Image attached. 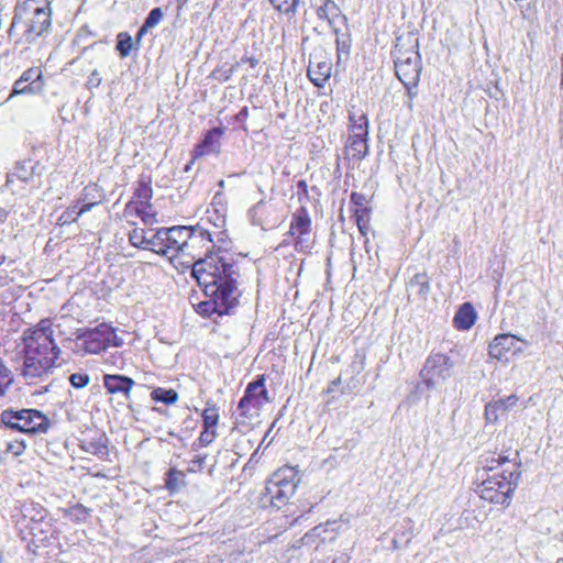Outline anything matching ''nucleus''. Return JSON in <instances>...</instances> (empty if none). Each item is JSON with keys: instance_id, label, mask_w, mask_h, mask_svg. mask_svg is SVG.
<instances>
[{"instance_id": "c9c22d12", "label": "nucleus", "mask_w": 563, "mask_h": 563, "mask_svg": "<svg viewBox=\"0 0 563 563\" xmlns=\"http://www.w3.org/2000/svg\"><path fill=\"white\" fill-rule=\"evenodd\" d=\"M133 48V41L129 33L121 32L118 34L117 49L122 58L130 55Z\"/></svg>"}, {"instance_id": "a211bd4d", "label": "nucleus", "mask_w": 563, "mask_h": 563, "mask_svg": "<svg viewBox=\"0 0 563 563\" xmlns=\"http://www.w3.org/2000/svg\"><path fill=\"white\" fill-rule=\"evenodd\" d=\"M311 230V219L308 210L305 207L297 209L291 217L288 234L295 235H309Z\"/></svg>"}, {"instance_id": "39448f33", "label": "nucleus", "mask_w": 563, "mask_h": 563, "mask_svg": "<svg viewBox=\"0 0 563 563\" xmlns=\"http://www.w3.org/2000/svg\"><path fill=\"white\" fill-rule=\"evenodd\" d=\"M454 361L443 353H431L420 372L426 386L431 389L444 384L454 373Z\"/></svg>"}, {"instance_id": "c03bdc74", "label": "nucleus", "mask_w": 563, "mask_h": 563, "mask_svg": "<svg viewBox=\"0 0 563 563\" xmlns=\"http://www.w3.org/2000/svg\"><path fill=\"white\" fill-rule=\"evenodd\" d=\"M12 383L10 371L3 365L0 360V397L4 396L7 389Z\"/></svg>"}, {"instance_id": "a878e982", "label": "nucleus", "mask_w": 563, "mask_h": 563, "mask_svg": "<svg viewBox=\"0 0 563 563\" xmlns=\"http://www.w3.org/2000/svg\"><path fill=\"white\" fill-rule=\"evenodd\" d=\"M166 236V228L157 229L155 234L151 239H147L146 250H151L158 255L167 256L169 251L167 249V241L165 240Z\"/></svg>"}, {"instance_id": "0eeeda50", "label": "nucleus", "mask_w": 563, "mask_h": 563, "mask_svg": "<svg viewBox=\"0 0 563 563\" xmlns=\"http://www.w3.org/2000/svg\"><path fill=\"white\" fill-rule=\"evenodd\" d=\"M395 69L402 85H418L421 74L419 53L417 51L399 53L395 59Z\"/></svg>"}, {"instance_id": "6ab92c4d", "label": "nucleus", "mask_w": 563, "mask_h": 563, "mask_svg": "<svg viewBox=\"0 0 563 563\" xmlns=\"http://www.w3.org/2000/svg\"><path fill=\"white\" fill-rule=\"evenodd\" d=\"M517 401L518 397L516 395H510L506 398H501L496 401L487 404L485 406L486 420L488 422H496L498 420L499 413L507 412L517 404Z\"/></svg>"}, {"instance_id": "f704fd0d", "label": "nucleus", "mask_w": 563, "mask_h": 563, "mask_svg": "<svg viewBox=\"0 0 563 563\" xmlns=\"http://www.w3.org/2000/svg\"><path fill=\"white\" fill-rule=\"evenodd\" d=\"M353 216L362 235H366L369 229V210L367 208H355Z\"/></svg>"}, {"instance_id": "1a4fd4ad", "label": "nucleus", "mask_w": 563, "mask_h": 563, "mask_svg": "<svg viewBox=\"0 0 563 563\" xmlns=\"http://www.w3.org/2000/svg\"><path fill=\"white\" fill-rule=\"evenodd\" d=\"M341 527L342 520H328L305 533L299 542L301 547H313L317 550L327 540L334 541Z\"/></svg>"}, {"instance_id": "72a5a7b5", "label": "nucleus", "mask_w": 563, "mask_h": 563, "mask_svg": "<svg viewBox=\"0 0 563 563\" xmlns=\"http://www.w3.org/2000/svg\"><path fill=\"white\" fill-rule=\"evenodd\" d=\"M57 538L54 536V531L51 529L44 530V528H41L40 531H37V550L41 548H48L52 547L55 551L54 555L58 553L57 551Z\"/></svg>"}, {"instance_id": "2eb2a0df", "label": "nucleus", "mask_w": 563, "mask_h": 563, "mask_svg": "<svg viewBox=\"0 0 563 563\" xmlns=\"http://www.w3.org/2000/svg\"><path fill=\"white\" fill-rule=\"evenodd\" d=\"M167 229V249L172 256H185L189 225H175Z\"/></svg>"}, {"instance_id": "bb28decb", "label": "nucleus", "mask_w": 563, "mask_h": 563, "mask_svg": "<svg viewBox=\"0 0 563 563\" xmlns=\"http://www.w3.org/2000/svg\"><path fill=\"white\" fill-rule=\"evenodd\" d=\"M263 383H265V377L264 375H260L254 382L246 386L244 395L241 398V406H244L245 402H254V409H260L262 400H258V390L263 387Z\"/></svg>"}, {"instance_id": "20e7f679", "label": "nucleus", "mask_w": 563, "mask_h": 563, "mask_svg": "<svg viewBox=\"0 0 563 563\" xmlns=\"http://www.w3.org/2000/svg\"><path fill=\"white\" fill-rule=\"evenodd\" d=\"M53 332L49 319L37 322V368L44 372L60 365L57 364L60 350L53 339Z\"/></svg>"}, {"instance_id": "cd10ccee", "label": "nucleus", "mask_w": 563, "mask_h": 563, "mask_svg": "<svg viewBox=\"0 0 563 563\" xmlns=\"http://www.w3.org/2000/svg\"><path fill=\"white\" fill-rule=\"evenodd\" d=\"M151 183V178L144 175H142L137 181L134 197L139 200L140 206L151 207L150 201L153 197Z\"/></svg>"}, {"instance_id": "9b49d317", "label": "nucleus", "mask_w": 563, "mask_h": 563, "mask_svg": "<svg viewBox=\"0 0 563 563\" xmlns=\"http://www.w3.org/2000/svg\"><path fill=\"white\" fill-rule=\"evenodd\" d=\"M522 342L527 344V341L519 339L518 336L509 333H503L495 336L493 342L489 344V355L499 361H508V354H517L522 352V347L518 346L517 343Z\"/></svg>"}, {"instance_id": "338daca9", "label": "nucleus", "mask_w": 563, "mask_h": 563, "mask_svg": "<svg viewBox=\"0 0 563 563\" xmlns=\"http://www.w3.org/2000/svg\"><path fill=\"white\" fill-rule=\"evenodd\" d=\"M297 188L300 189L305 195H308V185H307L306 180L300 179L297 183Z\"/></svg>"}, {"instance_id": "c756f323", "label": "nucleus", "mask_w": 563, "mask_h": 563, "mask_svg": "<svg viewBox=\"0 0 563 563\" xmlns=\"http://www.w3.org/2000/svg\"><path fill=\"white\" fill-rule=\"evenodd\" d=\"M35 172V164L29 159L16 163L14 170L9 175L8 181H12L13 177H16L21 181H27L32 179Z\"/></svg>"}, {"instance_id": "c85d7f7f", "label": "nucleus", "mask_w": 563, "mask_h": 563, "mask_svg": "<svg viewBox=\"0 0 563 563\" xmlns=\"http://www.w3.org/2000/svg\"><path fill=\"white\" fill-rule=\"evenodd\" d=\"M350 136L358 137V136H368V119L367 115L362 113L356 117L355 114H350Z\"/></svg>"}, {"instance_id": "473e14b6", "label": "nucleus", "mask_w": 563, "mask_h": 563, "mask_svg": "<svg viewBox=\"0 0 563 563\" xmlns=\"http://www.w3.org/2000/svg\"><path fill=\"white\" fill-rule=\"evenodd\" d=\"M509 462L510 460L508 456L498 454L497 457H495V455L482 456L479 464L482 465L483 471L493 472L494 474L498 473L497 471L500 466Z\"/></svg>"}, {"instance_id": "680f3d73", "label": "nucleus", "mask_w": 563, "mask_h": 563, "mask_svg": "<svg viewBox=\"0 0 563 563\" xmlns=\"http://www.w3.org/2000/svg\"><path fill=\"white\" fill-rule=\"evenodd\" d=\"M147 208L148 207H145V206H141V208H136L137 216H140L144 222H147V217H148V213L146 212Z\"/></svg>"}, {"instance_id": "49530a36", "label": "nucleus", "mask_w": 563, "mask_h": 563, "mask_svg": "<svg viewBox=\"0 0 563 563\" xmlns=\"http://www.w3.org/2000/svg\"><path fill=\"white\" fill-rule=\"evenodd\" d=\"M69 382L75 388H84L89 384L90 377L86 373H74L69 376Z\"/></svg>"}, {"instance_id": "a18cd8bd", "label": "nucleus", "mask_w": 563, "mask_h": 563, "mask_svg": "<svg viewBox=\"0 0 563 563\" xmlns=\"http://www.w3.org/2000/svg\"><path fill=\"white\" fill-rule=\"evenodd\" d=\"M163 15L162 8L152 9L144 21L145 27H155L162 21Z\"/></svg>"}, {"instance_id": "a19ab883", "label": "nucleus", "mask_w": 563, "mask_h": 563, "mask_svg": "<svg viewBox=\"0 0 563 563\" xmlns=\"http://www.w3.org/2000/svg\"><path fill=\"white\" fill-rule=\"evenodd\" d=\"M271 4L279 12L296 13L299 0H268Z\"/></svg>"}, {"instance_id": "dca6fc26", "label": "nucleus", "mask_w": 563, "mask_h": 563, "mask_svg": "<svg viewBox=\"0 0 563 563\" xmlns=\"http://www.w3.org/2000/svg\"><path fill=\"white\" fill-rule=\"evenodd\" d=\"M332 64L327 58L310 59L309 66L307 69V75L310 81L318 88L324 87L325 82L331 77Z\"/></svg>"}, {"instance_id": "f257e3e1", "label": "nucleus", "mask_w": 563, "mask_h": 563, "mask_svg": "<svg viewBox=\"0 0 563 563\" xmlns=\"http://www.w3.org/2000/svg\"><path fill=\"white\" fill-rule=\"evenodd\" d=\"M191 275L202 288L207 300L197 305V311L206 317L213 313H232L239 303L240 292L236 286L239 276L233 258L208 256L192 264Z\"/></svg>"}, {"instance_id": "f3484780", "label": "nucleus", "mask_w": 563, "mask_h": 563, "mask_svg": "<svg viewBox=\"0 0 563 563\" xmlns=\"http://www.w3.org/2000/svg\"><path fill=\"white\" fill-rule=\"evenodd\" d=\"M135 382L124 375L106 374L103 376V386L109 394H122L126 399L130 398V393Z\"/></svg>"}, {"instance_id": "3c124183", "label": "nucleus", "mask_w": 563, "mask_h": 563, "mask_svg": "<svg viewBox=\"0 0 563 563\" xmlns=\"http://www.w3.org/2000/svg\"><path fill=\"white\" fill-rule=\"evenodd\" d=\"M26 448V440L21 439L20 441H16L15 443L9 444V450L12 452L13 455L19 456L22 454V452Z\"/></svg>"}, {"instance_id": "864d4df0", "label": "nucleus", "mask_w": 563, "mask_h": 563, "mask_svg": "<svg viewBox=\"0 0 563 563\" xmlns=\"http://www.w3.org/2000/svg\"><path fill=\"white\" fill-rule=\"evenodd\" d=\"M205 463V456H196L191 462L189 467L187 468L188 472H197L201 471Z\"/></svg>"}, {"instance_id": "9d476101", "label": "nucleus", "mask_w": 563, "mask_h": 563, "mask_svg": "<svg viewBox=\"0 0 563 563\" xmlns=\"http://www.w3.org/2000/svg\"><path fill=\"white\" fill-rule=\"evenodd\" d=\"M34 416V409L20 411L8 409L1 413V421L8 427L23 432L26 437L33 438L35 435V426L32 424Z\"/></svg>"}, {"instance_id": "bf43d9fd", "label": "nucleus", "mask_w": 563, "mask_h": 563, "mask_svg": "<svg viewBox=\"0 0 563 563\" xmlns=\"http://www.w3.org/2000/svg\"><path fill=\"white\" fill-rule=\"evenodd\" d=\"M241 62L250 64V66L253 68L256 67L258 64V59L253 56H244L242 57Z\"/></svg>"}, {"instance_id": "423d86ee", "label": "nucleus", "mask_w": 563, "mask_h": 563, "mask_svg": "<svg viewBox=\"0 0 563 563\" xmlns=\"http://www.w3.org/2000/svg\"><path fill=\"white\" fill-rule=\"evenodd\" d=\"M188 236L184 257L196 260L195 263L201 258H207L208 256H225L227 258H232L230 254H221L220 251L217 254L210 253L211 249L214 247V243L211 239L210 232L201 227L189 225Z\"/></svg>"}, {"instance_id": "09e8293b", "label": "nucleus", "mask_w": 563, "mask_h": 563, "mask_svg": "<svg viewBox=\"0 0 563 563\" xmlns=\"http://www.w3.org/2000/svg\"><path fill=\"white\" fill-rule=\"evenodd\" d=\"M217 437L216 429L203 428V431L200 433L199 442L201 445L207 446L211 444Z\"/></svg>"}, {"instance_id": "e2e57ef3", "label": "nucleus", "mask_w": 563, "mask_h": 563, "mask_svg": "<svg viewBox=\"0 0 563 563\" xmlns=\"http://www.w3.org/2000/svg\"><path fill=\"white\" fill-rule=\"evenodd\" d=\"M406 87V90H407V96L409 97L410 100H413V98L416 97V91L413 90L418 85H404Z\"/></svg>"}, {"instance_id": "7ed1b4c3", "label": "nucleus", "mask_w": 563, "mask_h": 563, "mask_svg": "<svg viewBox=\"0 0 563 563\" xmlns=\"http://www.w3.org/2000/svg\"><path fill=\"white\" fill-rule=\"evenodd\" d=\"M299 478L292 467L276 471L266 483L265 492L261 496L263 506L280 509L294 496Z\"/></svg>"}, {"instance_id": "5fc2aeb1", "label": "nucleus", "mask_w": 563, "mask_h": 563, "mask_svg": "<svg viewBox=\"0 0 563 563\" xmlns=\"http://www.w3.org/2000/svg\"><path fill=\"white\" fill-rule=\"evenodd\" d=\"M365 196L363 194L358 192H352L351 194V203H353L356 208H365Z\"/></svg>"}, {"instance_id": "13d9d810", "label": "nucleus", "mask_w": 563, "mask_h": 563, "mask_svg": "<svg viewBox=\"0 0 563 563\" xmlns=\"http://www.w3.org/2000/svg\"><path fill=\"white\" fill-rule=\"evenodd\" d=\"M111 334L113 335V338H109V346H121L123 344V339L117 335L115 329L112 327Z\"/></svg>"}, {"instance_id": "774afa93", "label": "nucleus", "mask_w": 563, "mask_h": 563, "mask_svg": "<svg viewBox=\"0 0 563 563\" xmlns=\"http://www.w3.org/2000/svg\"><path fill=\"white\" fill-rule=\"evenodd\" d=\"M148 30H151V27H145V24L143 23V25L137 31L136 41L139 42Z\"/></svg>"}, {"instance_id": "052dcab7", "label": "nucleus", "mask_w": 563, "mask_h": 563, "mask_svg": "<svg viewBox=\"0 0 563 563\" xmlns=\"http://www.w3.org/2000/svg\"><path fill=\"white\" fill-rule=\"evenodd\" d=\"M247 117H249V109H247V107H243L240 110V112L236 114L235 118H236L238 121H244V120L247 119Z\"/></svg>"}, {"instance_id": "4468645a", "label": "nucleus", "mask_w": 563, "mask_h": 563, "mask_svg": "<svg viewBox=\"0 0 563 563\" xmlns=\"http://www.w3.org/2000/svg\"><path fill=\"white\" fill-rule=\"evenodd\" d=\"M35 329L29 328L24 331L22 336V352L24 353L22 375L25 378L33 379L35 377Z\"/></svg>"}, {"instance_id": "6e6552de", "label": "nucleus", "mask_w": 563, "mask_h": 563, "mask_svg": "<svg viewBox=\"0 0 563 563\" xmlns=\"http://www.w3.org/2000/svg\"><path fill=\"white\" fill-rule=\"evenodd\" d=\"M109 338H113L111 325L101 323L82 332L78 340L81 341L87 353L97 354L109 346Z\"/></svg>"}, {"instance_id": "5701e85b", "label": "nucleus", "mask_w": 563, "mask_h": 563, "mask_svg": "<svg viewBox=\"0 0 563 563\" xmlns=\"http://www.w3.org/2000/svg\"><path fill=\"white\" fill-rule=\"evenodd\" d=\"M34 70L33 68H27L25 71H23L21 77L15 80L8 100L14 96L32 95L34 92Z\"/></svg>"}, {"instance_id": "ddd939ff", "label": "nucleus", "mask_w": 563, "mask_h": 563, "mask_svg": "<svg viewBox=\"0 0 563 563\" xmlns=\"http://www.w3.org/2000/svg\"><path fill=\"white\" fill-rule=\"evenodd\" d=\"M223 130L221 128H213L209 130L202 141L195 145L192 150V159H197L209 154H219L221 148V137Z\"/></svg>"}, {"instance_id": "8fccbe9b", "label": "nucleus", "mask_w": 563, "mask_h": 563, "mask_svg": "<svg viewBox=\"0 0 563 563\" xmlns=\"http://www.w3.org/2000/svg\"><path fill=\"white\" fill-rule=\"evenodd\" d=\"M37 419L41 420L37 423V433H46L52 426V421L40 410H37Z\"/></svg>"}, {"instance_id": "58836bf2", "label": "nucleus", "mask_w": 563, "mask_h": 563, "mask_svg": "<svg viewBox=\"0 0 563 563\" xmlns=\"http://www.w3.org/2000/svg\"><path fill=\"white\" fill-rule=\"evenodd\" d=\"M219 421V412L216 406L207 407L202 412L203 428L216 429Z\"/></svg>"}, {"instance_id": "aec40b11", "label": "nucleus", "mask_w": 563, "mask_h": 563, "mask_svg": "<svg viewBox=\"0 0 563 563\" xmlns=\"http://www.w3.org/2000/svg\"><path fill=\"white\" fill-rule=\"evenodd\" d=\"M317 15L320 19H325L333 27L335 33H338L335 23L341 21L343 24H345L347 21L346 16L342 13L341 9L333 0H325L324 3L317 10Z\"/></svg>"}, {"instance_id": "0e129e2a", "label": "nucleus", "mask_w": 563, "mask_h": 563, "mask_svg": "<svg viewBox=\"0 0 563 563\" xmlns=\"http://www.w3.org/2000/svg\"><path fill=\"white\" fill-rule=\"evenodd\" d=\"M263 399L264 401H268V391L265 388V383H263V387L258 390V400Z\"/></svg>"}, {"instance_id": "393cba45", "label": "nucleus", "mask_w": 563, "mask_h": 563, "mask_svg": "<svg viewBox=\"0 0 563 563\" xmlns=\"http://www.w3.org/2000/svg\"><path fill=\"white\" fill-rule=\"evenodd\" d=\"M368 136L352 137L349 136L346 152L352 158L361 161L368 153Z\"/></svg>"}, {"instance_id": "de8ad7c7", "label": "nucleus", "mask_w": 563, "mask_h": 563, "mask_svg": "<svg viewBox=\"0 0 563 563\" xmlns=\"http://www.w3.org/2000/svg\"><path fill=\"white\" fill-rule=\"evenodd\" d=\"M295 249L298 252L308 253L311 245L309 242V235H295Z\"/></svg>"}, {"instance_id": "f03ea898", "label": "nucleus", "mask_w": 563, "mask_h": 563, "mask_svg": "<svg viewBox=\"0 0 563 563\" xmlns=\"http://www.w3.org/2000/svg\"><path fill=\"white\" fill-rule=\"evenodd\" d=\"M514 466V470L504 468L500 473L487 475L477 487L479 497L492 504L509 506L521 477V462H515Z\"/></svg>"}, {"instance_id": "f8f14e48", "label": "nucleus", "mask_w": 563, "mask_h": 563, "mask_svg": "<svg viewBox=\"0 0 563 563\" xmlns=\"http://www.w3.org/2000/svg\"><path fill=\"white\" fill-rule=\"evenodd\" d=\"M108 437L100 430H88L79 439V448L100 459L108 456Z\"/></svg>"}, {"instance_id": "ea45409f", "label": "nucleus", "mask_w": 563, "mask_h": 563, "mask_svg": "<svg viewBox=\"0 0 563 563\" xmlns=\"http://www.w3.org/2000/svg\"><path fill=\"white\" fill-rule=\"evenodd\" d=\"M51 15L52 11L48 4L46 8L37 7V23L41 24V30L37 32V35H41L51 27Z\"/></svg>"}, {"instance_id": "4be33fe9", "label": "nucleus", "mask_w": 563, "mask_h": 563, "mask_svg": "<svg viewBox=\"0 0 563 563\" xmlns=\"http://www.w3.org/2000/svg\"><path fill=\"white\" fill-rule=\"evenodd\" d=\"M104 199V192L103 190L97 186L88 185L84 188L78 202L84 207V209L88 212L90 211L95 206L101 203Z\"/></svg>"}, {"instance_id": "b1692460", "label": "nucleus", "mask_w": 563, "mask_h": 563, "mask_svg": "<svg viewBox=\"0 0 563 563\" xmlns=\"http://www.w3.org/2000/svg\"><path fill=\"white\" fill-rule=\"evenodd\" d=\"M476 312L470 302H464L454 316V327L459 330H468L475 323Z\"/></svg>"}, {"instance_id": "e433bc0d", "label": "nucleus", "mask_w": 563, "mask_h": 563, "mask_svg": "<svg viewBox=\"0 0 563 563\" xmlns=\"http://www.w3.org/2000/svg\"><path fill=\"white\" fill-rule=\"evenodd\" d=\"M67 516L71 521L84 522L89 518L90 509L81 504H76L68 509Z\"/></svg>"}, {"instance_id": "37998d69", "label": "nucleus", "mask_w": 563, "mask_h": 563, "mask_svg": "<svg viewBox=\"0 0 563 563\" xmlns=\"http://www.w3.org/2000/svg\"><path fill=\"white\" fill-rule=\"evenodd\" d=\"M33 518L30 519V522H25V520L19 522V530L22 541L26 542V548L31 551V547L34 542L33 528L31 527V522Z\"/></svg>"}, {"instance_id": "79ce46f5", "label": "nucleus", "mask_w": 563, "mask_h": 563, "mask_svg": "<svg viewBox=\"0 0 563 563\" xmlns=\"http://www.w3.org/2000/svg\"><path fill=\"white\" fill-rule=\"evenodd\" d=\"M129 242L137 249L146 250L147 238L145 235V230L140 228L133 229L129 233Z\"/></svg>"}, {"instance_id": "4c0bfd02", "label": "nucleus", "mask_w": 563, "mask_h": 563, "mask_svg": "<svg viewBox=\"0 0 563 563\" xmlns=\"http://www.w3.org/2000/svg\"><path fill=\"white\" fill-rule=\"evenodd\" d=\"M79 202L78 200L69 206L67 208V210L62 214L60 217V220H63L64 223H70V222H75L78 220V218L82 214V213H86L87 211L84 209L82 206L79 207Z\"/></svg>"}, {"instance_id": "69168bd1", "label": "nucleus", "mask_w": 563, "mask_h": 563, "mask_svg": "<svg viewBox=\"0 0 563 563\" xmlns=\"http://www.w3.org/2000/svg\"><path fill=\"white\" fill-rule=\"evenodd\" d=\"M364 357H361L358 362L354 361L352 363V367L355 369L356 373H360L364 368Z\"/></svg>"}, {"instance_id": "7c9ffc66", "label": "nucleus", "mask_w": 563, "mask_h": 563, "mask_svg": "<svg viewBox=\"0 0 563 563\" xmlns=\"http://www.w3.org/2000/svg\"><path fill=\"white\" fill-rule=\"evenodd\" d=\"M185 473L172 467L166 473L165 487L170 492H177L181 486H185Z\"/></svg>"}, {"instance_id": "603ef678", "label": "nucleus", "mask_w": 563, "mask_h": 563, "mask_svg": "<svg viewBox=\"0 0 563 563\" xmlns=\"http://www.w3.org/2000/svg\"><path fill=\"white\" fill-rule=\"evenodd\" d=\"M106 362L118 367V368H121L124 364V358L121 354L119 353H114V354H110L107 358H106Z\"/></svg>"}, {"instance_id": "412c9836", "label": "nucleus", "mask_w": 563, "mask_h": 563, "mask_svg": "<svg viewBox=\"0 0 563 563\" xmlns=\"http://www.w3.org/2000/svg\"><path fill=\"white\" fill-rule=\"evenodd\" d=\"M409 297L415 295L418 300H426L430 291V278L426 273L415 274L407 284Z\"/></svg>"}, {"instance_id": "2f4dec72", "label": "nucleus", "mask_w": 563, "mask_h": 563, "mask_svg": "<svg viewBox=\"0 0 563 563\" xmlns=\"http://www.w3.org/2000/svg\"><path fill=\"white\" fill-rule=\"evenodd\" d=\"M151 398L155 402H162L164 405H174L178 400V394L174 389L156 387L152 390Z\"/></svg>"}, {"instance_id": "6e6d98bb", "label": "nucleus", "mask_w": 563, "mask_h": 563, "mask_svg": "<svg viewBox=\"0 0 563 563\" xmlns=\"http://www.w3.org/2000/svg\"><path fill=\"white\" fill-rule=\"evenodd\" d=\"M251 408H254V402H245L244 406H241V400L239 401V405H238V410L240 411V416L241 417H245V418H249L251 417Z\"/></svg>"}, {"instance_id": "4d7b16f0", "label": "nucleus", "mask_w": 563, "mask_h": 563, "mask_svg": "<svg viewBox=\"0 0 563 563\" xmlns=\"http://www.w3.org/2000/svg\"><path fill=\"white\" fill-rule=\"evenodd\" d=\"M100 84H101V77H100V74H99V71H98V70H96V69H95V70L90 74V76H89V78H88V86H89L90 88H92V87H99V86H100Z\"/></svg>"}]
</instances>
